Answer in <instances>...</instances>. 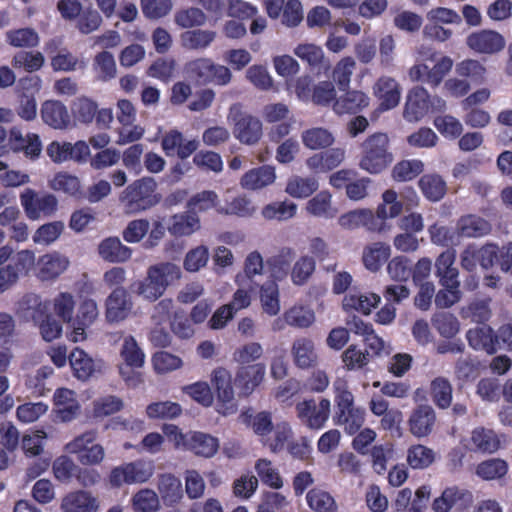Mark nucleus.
<instances>
[{
    "label": "nucleus",
    "instance_id": "14",
    "mask_svg": "<svg viewBox=\"0 0 512 512\" xmlns=\"http://www.w3.org/2000/svg\"><path fill=\"white\" fill-rule=\"evenodd\" d=\"M7 146L14 153H22L31 160L37 159L42 151L40 137L36 133H27L25 136L18 126L9 130Z\"/></svg>",
    "mask_w": 512,
    "mask_h": 512
},
{
    "label": "nucleus",
    "instance_id": "28",
    "mask_svg": "<svg viewBox=\"0 0 512 512\" xmlns=\"http://www.w3.org/2000/svg\"><path fill=\"white\" fill-rule=\"evenodd\" d=\"M68 265V259L57 253L42 255L37 261L36 276L41 281L54 280L67 269Z\"/></svg>",
    "mask_w": 512,
    "mask_h": 512
},
{
    "label": "nucleus",
    "instance_id": "43",
    "mask_svg": "<svg viewBox=\"0 0 512 512\" xmlns=\"http://www.w3.org/2000/svg\"><path fill=\"white\" fill-rule=\"evenodd\" d=\"M53 402L60 418L63 421H71L79 411V403L74 391L68 388H58L54 392Z\"/></svg>",
    "mask_w": 512,
    "mask_h": 512
},
{
    "label": "nucleus",
    "instance_id": "58",
    "mask_svg": "<svg viewBox=\"0 0 512 512\" xmlns=\"http://www.w3.org/2000/svg\"><path fill=\"white\" fill-rule=\"evenodd\" d=\"M50 65L54 72H72L85 66L84 62L80 61L67 48H62L51 56Z\"/></svg>",
    "mask_w": 512,
    "mask_h": 512
},
{
    "label": "nucleus",
    "instance_id": "20",
    "mask_svg": "<svg viewBox=\"0 0 512 512\" xmlns=\"http://www.w3.org/2000/svg\"><path fill=\"white\" fill-rule=\"evenodd\" d=\"M456 252L453 249L443 251L435 260V276L441 287H460L459 270L455 266Z\"/></svg>",
    "mask_w": 512,
    "mask_h": 512
},
{
    "label": "nucleus",
    "instance_id": "54",
    "mask_svg": "<svg viewBox=\"0 0 512 512\" xmlns=\"http://www.w3.org/2000/svg\"><path fill=\"white\" fill-rule=\"evenodd\" d=\"M341 360L343 368L347 371H358L364 369L370 362V354L363 351L357 345H349L342 353Z\"/></svg>",
    "mask_w": 512,
    "mask_h": 512
},
{
    "label": "nucleus",
    "instance_id": "16",
    "mask_svg": "<svg viewBox=\"0 0 512 512\" xmlns=\"http://www.w3.org/2000/svg\"><path fill=\"white\" fill-rule=\"evenodd\" d=\"M472 502L473 495L470 491L448 487L433 501L432 509L434 512H449L451 509L461 512L470 507Z\"/></svg>",
    "mask_w": 512,
    "mask_h": 512
},
{
    "label": "nucleus",
    "instance_id": "21",
    "mask_svg": "<svg viewBox=\"0 0 512 512\" xmlns=\"http://www.w3.org/2000/svg\"><path fill=\"white\" fill-rule=\"evenodd\" d=\"M467 46L481 54H494L505 47L504 37L494 30H480L471 33L466 39Z\"/></svg>",
    "mask_w": 512,
    "mask_h": 512
},
{
    "label": "nucleus",
    "instance_id": "7",
    "mask_svg": "<svg viewBox=\"0 0 512 512\" xmlns=\"http://www.w3.org/2000/svg\"><path fill=\"white\" fill-rule=\"evenodd\" d=\"M185 72L190 80L199 85L208 83L226 85L231 80V72L227 67L214 64L207 58L189 61L185 66Z\"/></svg>",
    "mask_w": 512,
    "mask_h": 512
},
{
    "label": "nucleus",
    "instance_id": "52",
    "mask_svg": "<svg viewBox=\"0 0 512 512\" xmlns=\"http://www.w3.org/2000/svg\"><path fill=\"white\" fill-rule=\"evenodd\" d=\"M272 436L263 440V444L273 453H279L287 447L293 436L290 424L286 421L278 422L272 429Z\"/></svg>",
    "mask_w": 512,
    "mask_h": 512
},
{
    "label": "nucleus",
    "instance_id": "36",
    "mask_svg": "<svg viewBox=\"0 0 512 512\" xmlns=\"http://www.w3.org/2000/svg\"><path fill=\"white\" fill-rule=\"evenodd\" d=\"M41 117L44 123L55 129L66 128L70 123L66 106L58 100L45 101L41 107Z\"/></svg>",
    "mask_w": 512,
    "mask_h": 512
},
{
    "label": "nucleus",
    "instance_id": "38",
    "mask_svg": "<svg viewBox=\"0 0 512 512\" xmlns=\"http://www.w3.org/2000/svg\"><path fill=\"white\" fill-rule=\"evenodd\" d=\"M186 448L197 456L211 458L219 449V440L210 434L195 431L188 437Z\"/></svg>",
    "mask_w": 512,
    "mask_h": 512
},
{
    "label": "nucleus",
    "instance_id": "62",
    "mask_svg": "<svg viewBox=\"0 0 512 512\" xmlns=\"http://www.w3.org/2000/svg\"><path fill=\"white\" fill-rule=\"evenodd\" d=\"M297 211V205L291 201L272 202L262 209V216L267 220L284 221L292 218Z\"/></svg>",
    "mask_w": 512,
    "mask_h": 512
},
{
    "label": "nucleus",
    "instance_id": "34",
    "mask_svg": "<svg viewBox=\"0 0 512 512\" xmlns=\"http://www.w3.org/2000/svg\"><path fill=\"white\" fill-rule=\"evenodd\" d=\"M33 322L38 326L42 338L51 342L62 333V323L52 314L48 313L45 307L38 306L32 314Z\"/></svg>",
    "mask_w": 512,
    "mask_h": 512
},
{
    "label": "nucleus",
    "instance_id": "63",
    "mask_svg": "<svg viewBox=\"0 0 512 512\" xmlns=\"http://www.w3.org/2000/svg\"><path fill=\"white\" fill-rule=\"evenodd\" d=\"M302 142L307 148L318 150L331 146L334 137L324 128H311L302 133Z\"/></svg>",
    "mask_w": 512,
    "mask_h": 512
},
{
    "label": "nucleus",
    "instance_id": "3",
    "mask_svg": "<svg viewBox=\"0 0 512 512\" xmlns=\"http://www.w3.org/2000/svg\"><path fill=\"white\" fill-rule=\"evenodd\" d=\"M157 188V182L149 176L136 179L127 185L119 196L125 212L139 214L155 207L162 198Z\"/></svg>",
    "mask_w": 512,
    "mask_h": 512
},
{
    "label": "nucleus",
    "instance_id": "1",
    "mask_svg": "<svg viewBox=\"0 0 512 512\" xmlns=\"http://www.w3.org/2000/svg\"><path fill=\"white\" fill-rule=\"evenodd\" d=\"M334 414L333 423L343 428L348 435H355L364 425L366 412L355 404L354 395L344 379L333 382Z\"/></svg>",
    "mask_w": 512,
    "mask_h": 512
},
{
    "label": "nucleus",
    "instance_id": "5",
    "mask_svg": "<svg viewBox=\"0 0 512 512\" xmlns=\"http://www.w3.org/2000/svg\"><path fill=\"white\" fill-rule=\"evenodd\" d=\"M362 155L359 167L370 174H379L393 161V154L389 151V138L387 134L377 132L361 145Z\"/></svg>",
    "mask_w": 512,
    "mask_h": 512
},
{
    "label": "nucleus",
    "instance_id": "44",
    "mask_svg": "<svg viewBox=\"0 0 512 512\" xmlns=\"http://www.w3.org/2000/svg\"><path fill=\"white\" fill-rule=\"evenodd\" d=\"M219 207H221L219 196L213 190H203L195 193L186 204L188 212L194 215L205 213L211 209H215L218 213Z\"/></svg>",
    "mask_w": 512,
    "mask_h": 512
},
{
    "label": "nucleus",
    "instance_id": "2",
    "mask_svg": "<svg viewBox=\"0 0 512 512\" xmlns=\"http://www.w3.org/2000/svg\"><path fill=\"white\" fill-rule=\"evenodd\" d=\"M180 278L181 270L176 264L161 262L150 266L146 277L132 283L131 289L146 300L156 301L165 293L170 284Z\"/></svg>",
    "mask_w": 512,
    "mask_h": 512
},
{
    "label": "nucleus",
    "instance_id": "55",
    "mask_svg": "<svg viewBox=\"0 0 512 512\" xmlns=\"http://www.w3.org/2000/svg\"><path fill=\"white\" fill-rule=\"evenodd\" d=\"M430 395L438 408H448L452 402V385L449 380L444 377H436L432 380Z\"/></svg>",
    "mask_w": 512,
    "mask_h": 512
},
{
    "label": "nucleus",
    "instance_id": "40",
    "mask_svg": "<svg viewBox=\"0 0 512 512\" xmlns=\"http://www.w3.org/2000/svg\"><path fill=\"white\" fill-rule=\"evenodd\" d=\"M158 491L166 506L178 504L183 497L182 483L178 477L171 473L159 476Z\"/></svg>",
    "mask_w": 512,
    "mask_h": 512
},
{
    "label": "nucleus",
    "instance_id": "4",
    "mask_svg": "<svg viewBox=\"0 0 512 512\" xmlns=\"http://www.w3.org/2000/svg\"><path fill=\"white\" fill-rule=\"evenodd\" d=\"M35 265V254L31 250L13 253L9 246L0 247V294L10 290L22 276L28 275Z\"/></svg>",
    "mask_w": 512,
    "mask_h": 512
},
{
    "label": "nucleus",
    "instance_id": "30",
    "mask_svg": "<svg viewBox=\"0 0 512 512\" xmlns=\"http://www.w3.org/2000/svg\"><path fill=\"white\" fill-rule=\"evenodd\" d=\"M99 256L109 263H123L132 255V249L120 241L118 237H107L98 245Z\"/></svg>",
    "mask_w": 512,
    "mask_h": 512
},
{
    "label": "nucleus",
    "instance_id": "23",
    "mask_svg": "<svg viewBox=\"0 0 512 512\" xmlns=\"http://www.w3.org/2000/svg\"><path fill=\"white\" fill-rule=\"evenodd\" d=\"M435 422L434 409L430 405L422 404L412 411L408 420L409 430L415 437H425L432 432Z\"/></svg>",
    "mask_w": 512,
    "mask_h": 512
},
{
    "label": "nucleus",
    "instance_id": "53",
    "mask_svg": "<svg viewBox=\"0 0 512 512\" xmlns=\"http://www.w3.org/2000/svg\"><path fill=\"white\" fill-rule=\"evenodd\" d=\"M98 104L93 99L81 96L71 104V112L74 119L81 124H90L96 116Z\"/></svg>",
    "mask_w": 512,
    "mask_h": 512
},
{
    "label": "nucleus",
    "instance_id": "45",
    "mask_svg": "<svg viewBox=\"0 0 512 512\" xmlns=\"http://www.w3.org/2000/svg\"><path fill=\"white\" fill-rule=\"evenodd\" d=\"M92 69L98 81L108 82L114 79L117 68L112 53L106 50L97 53L93 58Z\"/></svg>",
    "mask_w": 512,
    "mask_h": 512
},
{
    "label": "nucleus",
    "instance_id": "49",
    "mask_svg": "<svg viewBox=\"0 0 512 512\" xmlns=\"http://www.w3.org/2000/svg\"><path fill=\"white\" fill-rule=\"evenodd\" d=\"M390 246L381 242L373 243L363 251L364 266L372 271H378L390 256Z\"/></svg>",
    "mask_w": 512,
    "mask_h": 512
},
{
    "label": "nucleus",
    "instance_id": "51",
    "mask_svg": "<svg viewBox=\"0 0 512 512\" xmlns=\"http://www.w3.org/2000/svg\"><path fill=\"white\" fill-rule=\"evenodd\" d=\"M260 302L263 311L269 316L279 313V288L276 280L267 281L260 287Z\"/></svg>",
    "mask_w": 512,
    "mask_h": 512
},
{
    "label": "nucleus",
    "instance_id": "6",
    "mask_svg": "<svg viewBox=\"0 0 512 512\" xmlns=\"http://www.w3.org/2000/svg\"><path fill=\"white\" fill-rule=\"evenodd\" d=\"M228 119L234 124V136L243 144L254 145L259 142L262 137L261 121L243 111L241 103H234L229 108Z\"/></svg>",
    "mask_w": 512,
    "mask_h": 512
},
{
    "label": "nucleus",
    "instance_id": "9",
    "mask_svg": "<svg viewBox=\"0 0 512 512\" xmlns=\"http://www.w3.org/2000/svg\"><path fill=\"white\" fill-rule=\"evenodd\" d=\"M96 432L86 431L65 445V451L77 456L84 466L100 465L105 457L103 446L96 443Z\"/></svg>",
    "mask_w": 512,
    "mask_h": 512
},
{
    "label": "nucleus",
    "instance_id": "56",
    "mask_svg": "<svg viewBox=\"0 0 512 512\" xmlns=\"http://www.w3.org/2000/svg\"><path fill=\"white\" fill-rule=\"evenodd\" d=\"M318 189V181L313 177H291L285 191L294 198H307Z\"/></svg>",
    "mask_w": 512,
    "mask_h": 512
},
{
    "label": "nucleus",
    "instance_id": "39",
    "mask_svg": "<svg viewBox=\"0 0 512 512\" xmlns=\"http://www.w3.org/2000/svg\"><path fill=\"white\" fill-rule=\"evenodd\" d=\"M418 186L423 196L430 202H438L447 193V183L437 173L424 174L418 180Z\"/></svg>",
    "mask_w": 512,
    "mask_h": 512
},
{
    "label": "nucleus",
    "instance_id": "41",
    "mask_svg": "<svg viewBox=\"0 0 512 512\" xmlns=\"http://www.w3.org/2000/svg\"><path fill=\"white\" fill-rule=\"evenodd\" d=\"M295 256L296 254L293 248L282 247L275 255L267 259V265L273 280L281 281L288 275Z\"/></svg>",
    "mask_w": 512,
    "mask_h": 512
},
{
    "label": "nucleus",
    "instance_id": "31",
    "mask_svg": "<svg viewBox=\"0 0 512 512\" xmlns=\"http://www.w3.org/2000/svg\"><path fill=\"white\" fill-rule=\"evenodd\" d=\"M294 53L302 61L307 62L312 70L317 69L318 74L327 73L331 68L330 61L325 58L320 46L311 43L299 44Z\"/></svg>",
    "mask_w": 512,
    "mask_h": 512
},
{
    "label": "nucleus",
    "instance_id": "25",
    "mask_svg": "<svg viewBox=\"0 0 512 512\" xmlns=\"http://www.w3.org/2000/svg\"><path fill=\"white\" fill-rule=\"evenodd\" d=\"M294 365L299 369L314 368L318 363V355L314 342L306 337L294 340L291 347Z\"/></svg>",
    "mask_w": 512,
    "mask_h": 512
},
{
    "label": "nucleus",
    "instance_id": "26",
    "mask_svg": "<svg viewBox=\"0 0 512 512\" xmlns=\"http://www.w3.org/2000/svg\"><path fill=\"white\" fill-rule=\"evenodd\" d=\"M370 98L359 90H346L333 103V110L338 115L357 114L368 107Z\"/></svg>",
    "mask_w": 512,
    "mask_h": 512
},
{
    "label": "nucleus",
    "instance_id": "33",
    "mask_svg": "<svg viewBox=\"0 0 512 512\" xmlns=\"http://www.w3.org/2000/svg\"><path fill=\"white\" fill-rule=\"evenodd\" d=\"M345 158V150L331 148L325 152L314 154L306 160L308 168L316 173L327 172L338 167Z\"/></svg>",
    "mask_w": 512,
    "mask_h": 512
},
{
    "label": "nucleus",
    "instance_id": "13",
    "mask_svg": "<svg viewBox=\"0 0 512 512\" xmlns=\"http://www.w3.org/2000/svg\"><path fill=\"white\" fill-rule=\"evenodd\" d=\"M41 80L38 76H26L19 80V104L16 108L17 115L25 120L32 121L37 115V103L35 93L40 90Z\"/></svg>",
    "mask_w": 512,
    "mask_h": 512
},
{
    "label": "nucleus",
    "instance_id": "19",
    "mask_svg": "<svg viewBox=\"0 0 512 512\" xmlns=\"http://www.w3.org/2000/svg\"><path fill=\"white\" fill-rule=\"evenodd\" d=\"M150 475L144 463L130 462L113 468L109 474V483L118 488L123 484L143 483Z\"/></svg>",
    "mask_w": 512,
    "mask_h": 512
},
{
    "label": "nucleus",
    "instance_id": "24",
    "mask_svg": "<svg viewBox=\"0 0 512 512\" xmlns=\"http://www.w3.org/2000/svg\"><path fill=\"white\" fill-rule=\"evenodd\" d=\"M265 375V365L261 363L245 365L238 369L235 377V385L240 389V394L250 395L260 385Z\"/></svg>",
    "mask_w": 512,
    "mask_h": 512
},
{
    "label": "nucleus",
    "instance_id": "8",
    "mask_svg": "<svg viewBox=\"0 0 512 512\" xmlns=\"http://www.w3.org/2000/svg\"><path fill=\"white\" fill-rule=\"evenodd\" d=\"M446 102L440 97H431L423 87H414L407 95L404 117L412 122L422 119L429 111L442 112Z\"/></svg>",
    "mask_w": 512,
    "mask_h": 512
},
{
    "label": "nucleus",
    "instance_id": "42",
    "mask_svg": "<svg viewBox=\"0 0 512 512\" xmlns=\"http://www.w3.org/2000/svg\"><path fill=\"white\" fill-rule=\"evenodd\" d=\"M381 301V297L376 293H355L351 292L343 298L342 307L345 311H357L364 315H369Z\"/></svg>",
    "mask_w": 512,
    "mask_h": 512
},
{
    "label": "nucleus",
    "instance_id": "35",
    "mask_svg": "<svg viewBox=\"0 0 512 512\" xmlns=\"http://www.w3.org/2000/svg\"><path fill=\"white\" fill-rule=\"evenodd\" d=\"M61 508L63 512H97L99 502L91 493L79 490L65 496Z\"/></svg>",
    "mask_w": 512,
    "mask_h": 512
},
{
    "label": "nucleus",
    "instance_id": "22",
    "mask_svg": "<svg viewBox=\"0 0 512 512\" xmlns=\"http://www.w3.org/2000/svg\"><path fill=\"white\" fill-rule=\"evenodd\" d=\"M68 358L73 375L78 380L87 381L102 370V360L93 359L81 348H74Z\"/></svg>",
    "mask_w": 512,
    "mask_h": 512
},
{
    "label": "nucleus",
    "instance_id": "59",
    "mask_svg": "<svg viewBox=\"0 0 512 512\" xmlns=\"http://www.w3.org/2000/svg\"><path fill=\"white\" fill-rule=\"evenodd\" d=\"M432 325L444 338H453L460 328L457 317L450 312H437L433 315Z\"/></svg>",
    "mask_w": 512,
    "mask_h": 512
},
{
    "label": "nucleus",
    "instance_id": "17",
    "mask_svg": "<svg viewBox=\"0 0 512 512\" xmlns=\"http://www.w3.org/2000/svg\"><path fill=\"white\" fill-rule=\"evenodd\" d=\"M161 147L166 156H177L184 160L190 157L199 147L196 139L187 140L177 129L166 132L161 139Z\"/></svg>",
    "mask_w": 512,
    "mask_h": 512
},
{
    "label": "nucleus",
    "instance_id": "27",
    "mask_svg": "<svg viewBox=\"0 0 512 512\" xmlns=\"http://www.w3.org/2000/svg\"><path fill=\"white\" fill-rule=\"evenodd\" d=\"M374 94L380 100L379 109L381 111L393 109L399 104L400 89L394 78L380 77L374 86Z\"/></svg>",
    "mask_w": 512,
    "mask_h": 512
},
{
    "label": "nucleus",
    "instance_id": "64",
    "mask_svg": "<svg viewBox=\"0 0 512 512\" xmlns=\"http://www.w3.org/2000/svg\"><path fill=\"white\" fill-rule=\"evenodd\" d=\"M434 460V451L424 445H413L407 451V462L413 469H425L429 467Z\"/></svg>",
    "mask_w": 512,
    "mask_h": 512
},
{
    "label": "nucleus",
    "instance_id": "10",
    "mask_svg": "<svg viewBox=\"0 0 512 512\" xmlns=\"http://www.w3.org/2000/svg\"><path fill=\"white\" fill-rule=\"evenodd\" d=\"M295 412L300 422L311 430H320L331 414V403L328 398L304 399L295 405Z\"/></svg>",
    "mask_w": 512,
    "mask_h": 512
},
{
    "label": "nucleus",
    "instance_id": "32",
    "mask_svg": "<svg viewBox=\"0 0 512 512\" xmlns=\"http://www.w3.org/2000/svg\"><path fill=\"white\" fill-rule=\"evenodd\" d=\"M200 229V219L188 210L169 217L167 230L174 237L190 236Z\"/></svg>",
    "mask_w": 512,
    "mask_h": 512
},
{
    "label": "nucleus",
    "instance_id": "48",
    "mask_svg": "<svg viewBox=\"0 0 512 512\" xmlns=\"http://www.w3.org/2000/svg\"><path fill=\"white\" fill-rule=\"evenodd\" d=\"M6 42L15 48H35L39 45L38 32L31 27L11 29L5 34Z\"/></svg>",
    "mask_w": 512,
    "mask_h": 512
},
{
    "label": "nucleus",
    "instance_id": "29",
    "mask_svg": "<svg viewBox=\"0 0 512 512\" xmlns=\"http://www.w3.org/2000/svg\"><path fill=\"white\" fill-rule=\"evenodd\" d=\"M466 338L474 350L484 351L489 355L497 351L498 336L489 325L469 329Z\"/></svg>",
    "mask_w": 512,
    "mask_h": 512
},
{
    "label": "nucleus",
    "instance_id": "57",
    "mask_svg": "<svg viewBox=\"0 0 512 512\" xmlns=\"http://www.w3.org/2000/svg\"><path fill=\"white\" fill-rule=\"evenodd\" d=\"M263 271V258L258 251L249 253L244 261V273L235 277L238 286H245L247 282L253 283V277Z\"/></svg>",
    "mask_w": 512,
    "mask_h": 512
},
{
    "label": "nucleus",
    "instance_id": "18",
    "mask_svg": "<svg viewBox=\"0 0 512 512\" xmlns=\"http://www.w3.org/2000/svg\"><path fill=\"white\" fill-rule=\"evenodd\" d=\"M133 303L123 287L112 290L105 301V316L109 323H118L131 313Z\"/></svg>",
    "mask_w": 512,
    "mask_h": 512
},
{
    "label": "nucleus",
    "instance_id": "11",
    "mask_svg": "<svg viewBox=\"0 0 512 512\" xmlns=\"http://www.w3.org/2000/svg\"><path fill=\"white\" fill-rule=\"evenodd\" d=\"M20 202L30 220H38L42 215H53L58 207L57 198L50 193L38 196L35 190L26 188L20 194Z\"/></svg>",
    "mask_w": 512,
    "mask_h": 512
},
{
    "label": "nucleus",
    "instance_id": "60",
    "mask_svg": "<svg viewBox=\"0 0 512 512\" xmlns=\"http://www.w3.org/2000/svg\"><path fill=\"white\" fill-rule=\"evenodd\" d=\"M424 170V164L421 160H402L392 169V177L395 181H411L419 176Z\"/></svg>",
    "mask_w": 512,
    "mask_h": 512
},
{
    "label": "nucleus",
    "instance_id": "15",
    "mask_svg": "<svg viewBox=\"0 0 512 512\" xmlns=\"http://www.w3.org/2000/svg\"><path fill=\"white\" fill-rule=\"evenodd\" d=\"M212 382L215 386L220 409L224 415L232 414L237 410L234 399L231 374L225 368H217L213 371Z\"/></svg>",
    "mask_w": 512,
    "mask_h": 512
},
{
    "label": "nucleus",
    "instance_id": "46",
    "mask_svg": "<svg viewBox=\"0 0 512 512\" xmlns=\"http://www.w3.org/2000/svg\"><path fill=\"white\" fill-rule=\"evenodd\" d=\"M458 230L461 236L477 238L488 235L491 232V224L482 217L467 215L459 220Z\"/></svg>",
    "mask_w": 512,
    "mask_h": 512
},
{
    "label": "nucleus",
    "instance_id": "37",
    "mask_svg": "<svg viewBox=\"0 0 512 512\" xmlns=\"http://www.w3.org/2000/svg\"><path fill=\"white\" fill-rule=\"evenodd\" d=\"M275 168L270 165H262L247 171L240 180V184L247 190H259L275 181Z\"/></svg>",
    "mask_w": 512,
    "mask_h": 512
},
{
    "label": "nucleus",
    "instance_id": "47",
    "mask_svg": "<svg viewBox=\"0 0 512 512\" xmlns=\"http://www.w3.org/2000/svg\"><path fill=\"white\" fill-rule=\"evenodd\" d=\"M471 443L474 450L492 454L500 448L498 435L490 429L484 427L475 428L471 434Z\"/></svg>",
    "mask_w": 512,
    "mask_h": 512
},
{
    "label": "nucleus",
    "instance_id": "61",
    "mask_svg": "<svg viewBox=\"0 0 512 512\" xmlns=\"http://www.w3.org/2000/svg\"><path fill=\"white\" fill-rule=\"evenodd\" d=\"M508 471V464L500 458H492L480 462L476 467V474L483 480H494L504 477Z\"/></svg>",
    "mask_w": 512,
    "mask_h": 512
},
{
    "label": "nucleus",
    "instance_id": "50",
    "mask_svg": "<svg viewBox=\"0 0 512 512\" xmlns=\"http://www.w3.org/2000/svg\"><path fill=\"white\" fill-rule=\"evenodd\" d=\"M49 186L52 190L62 192L71 197H83L80 180L78 177L67 172L57 173L50 181Z\"/></svg>",
    "mask_w": 512,
    "mask_h": 512
},
{
    "label": "nucleus",
    "instance_id": "12",
    "mask_svg": "<svg viewBox=\"0 0 512 512\" xmlns=\"http://www.w3.org/2000/svg\"><path fill=\"white\" fill-rule=\"evenodd\" d=\"M98 317L99 310L96 301L92 298L82 299L70 323L69 339L75 343L84 341L87 338L86 330L96 322Z\"/></svg>",
    "mask_w": 512,
    "mask_h": 512
}]
</instances>
